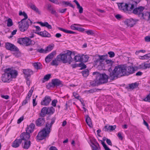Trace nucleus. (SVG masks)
<instances>
[{
	"label": "nucleus",
	"mask_w": 150,
	"mask_h": 150,
	"mask_svg": "<svg viewBox=\"0 0 150 150\" xmlns=\"http://www.w3.org/2000/svg\"><path fill=\"white\" fill-rule=\"evenodd\" d=\"M134 70V69L132 67H126L124 65H118L115 66L114 69L112 71L109 78L112 80H114L122 76L132 74Z\"/></svg>",
	"instance_id": "obj_1"
},
{
	"label": "nucleus",
	"mask_w": 150,
	"mask_h": 150,
	"mask_svg": "<svg viewBox=\"0 0 150 150\" xmlns=\"http://www.w3.org/2000/svg\"><path fill=\"white\" fill-rule=\"evenodd\" d=\"M56 118L54 117L51 119V121L50 123L47 122L46 123L45 127L40 131L37 136V140H42L45 139L48 135L51 132L52 126Z\"/></svg>",
	"instance_id": "obj_2"
},
{
	"label": "nucleus",
	"mask_w": 150,
	"mask_h": 150,
	"mask_svg": "<svg viewBox=\"0 0 150 150\" xmlns=\"http://www.w3.org/2000/svg\"><path fill=\"white\" fill-rule=\"evenodd\" d=\"M4 73L1 76L2 81L4 82H9L13 78H15L18 75V72L16 70L11 68H6L4 70Z\"/></svg>",
	"instance_id": "obj_3"
},
{
	"label": "nucleus",
	"mask_w": 150,
	"mask_h": 150,
	"mask_svg": "<svg viewBox=\"0 0 150 150\" xmlns=\"http://www.w3.org/2000/svg\"><path fill=\"white\" fill-rule=\"evenodd\" d=\"M74 55V54H73L72 52L69 50H68L66 53L65 54H60L57 56V59L59 61H61L64 64L68 63L70 64L73 61V59L71 56Z\"/></svg>",
	"instance_id": "obj_4"
},
{
	"label": "nucleus",
	"mask_w": 150,
	"mask_h": 150,
	"mask_svg": "<svg viewBox=\"0 0 150 150\" xmlns=\"http://www.w3.org/2000/svg\"><path fill=\"white\" fill-rule=\"evenodd\" d=\"M112 72H110L109 76L106 75L105 74H100L98 72H93V75H96L97 79L100 85L107 83L108 79H110L112 80H113L109 78L110 74Z\"/></svg>",
	"instance_id": "obj_5"
},
{
	"label": "nucleus",
	"mask_w": 150,
	"mask_h": 150,
	"mask_svg": "<svg viewBox=\"0 0 150 150\" xmlns=\"http://www.w3.org/2000/svg\"><path fill=\"white\" fill-rule=\"evenodd\" d=\"M32 23V22L29 19L25 21H22V22L21 20L20 22H18V23H19V28L21 31L25 32L28 29L30 23L31 24Z\"/></svg>",
	"instance_id": "obj_6"
},
{
	"label": "nucleus",
	"mask_w": 150,
	"mask_h": 150,
	"mask_svg": "<svg viewBox=\"0 0 150 150\" xmlns=\"http://www.w3.org/2000/svg\"><path fill=\"white\" fill-rule=\"evenodd\" d=\"M17 42L20 45H25L26 46L34 45L35 44L34 41L31 40L30 38L26 37L18 38Z\"/></svg>",
	"instance_id": "obj_7"
},
{
	"label": "nucleus",
	"mask_w": 150,
	"mask_h": 150,
	"mask_svg": "<svg viewBox=\"0 0 150 150\" xmlns=\"http://www.w3.org/2000/svg\"><path fill=\"white\" fill-rule=\"evenodd\" d=\"M62 81L58 79H54L52 80L51 83H49L47 86V87L50 88L51 87H54L56 86H62Z\"/></svg>",
	"instance_id": "obj_8"
},
{
	"label": "nucleus",
	"mask_w": 150,
	"mask_h": 150,
	"mask_svg": "<svg viewBox=\"0 0 150 150\" xmlns=\"http://www.w3.org/2000/svg\"><path fill=\"white\" fill-rule=\"evenodd\" d=\"M5 47L8 50L11 51L18 52L19 49L13 44L9 42H7L5 44Z\"/></svg>",
	"instance_id": "obj_9"
},
{
	"label": "nucleus",
	"mask_w": 150,
	"mask_h": 150,
	"mask_svg": "<svg viewBox=\"0 0 150 150\" xmlns=\"http://www.w3.org/2000/svg\"><path fill=\"white\" fill-rule=\"evenodd\" d=\"M127 5L126 7V11H132L134 8L135 7H137V3L136 2H134L132 4L131 3H126Z\"/></svg>",
	"instance_id": "obj_10"
},
{
	"label": "nucleus",
	"mask_w": 150,
	"mask_h": 150,
	"mask_svg": "<svg viewBox=\"0 0 150 150\" xmlns=\"http://www.w3.org/2000/svg\"><path fill=\"white\" fill-rule=\"evenodd\" d=\"M144 9V8L142 6H140L138 7H136L134 8L132 13L134 14L138 15L139 17H140L141 14L142 13V12Z\"/></svg>",
	"instance_id": "obj_11"
},
{
	"label": "nucleus",
	"mask_w": 150,
	"mask_h": 150,
	"mask_svg": "<svg viewBox=\"0 0 150 150\" xmlns=\"http://www.w3.org/2000/svg\"><path fill=\"white\" fill-rule=\"evenodd\" d=\"M98 58L94 59V62L96 63L98 62L100 63L103 62L108 57V55L107 54L103 55H98Z\"/></svg>",
	"instance_id": "obj_12"
},
{
	"label": "nucleus",
	"mask_w": 150,
	"mask_h": 150,
	"mask_svg": "<svg viewBox=\"0 0 150 150\" xmlns=\"http://www.w3.org/2000/svg\"><path fill=\"white\" fill-rule=\"evenodd\" d=\"M21 138L20 139L22 141L23 140L24 141L28 140L30 137V133L28 132H23L22 133L20 136Z\"/></svg>",
	"instance_id": "obj_13"
},
{
	"label": "nucleus",
	"mask_w": 150,
	"mask_h": 150,
	"mask_svg": "<svg viewBox=\"0 0 150 150\" xmlns=\"http://www.w3.org/2000/svg\"><path fill=\"white\" fill-rule=\"evenodd\" d=\"M56 54V51H54L49 54L45 58V61L46 63L50 62L53 58L54 56Z\"/></svg>",
	"instance_id": "obj_14"
},
{
	"label": "nucleus",
	"mask_w": 150,
	"mask_h": 150,
	"mask_svg": "<svg viewBox=\"0 0 150 150\" xmlns=\"http://www.w3.org/2000/svg\"><path fill=\"white\" fill-rule=\"evenodd\" d=\"M51 100L50 97L49 96H46L44 98V99L41 101V104L44 105H48Z\"/></svg>",
	"instance_id": "obj_15"
},
{
	"label": "nucleus",
	"mask_w": 150,
	"mask_h": 150,
	"mask_svg": "<svg viewBox=\"0 0 150 150\" xmlns=\"http://www.w3.org/2000/svg\"><path fill=\"white\" fill-rule=\"evenodd\" d=\"M140 17L146 21H150V11L144 12L141 14Z\"/></svg>",
	"instance_id": "obj_16"
},
{
	"label": "nucleus",
	"mask_w": 150,
	"mask_h": 150,
	"mask_svg": "<svg viewBox=\"0 0 150 150\" xmlns=\"http://www.w3.org/2000/svg\"><path fill=\"white\" fill-rule=\"evenodd\" d=\"M124 23L125 25L130 27H133L136 23L133 19H127L124 22Z\"/></svg>",
	"instance_id": "obj_17"
},
{
	"label": "nucleus",
	"mask_w": 150,
	"mask_h": 150,
	"mask_svg": "<svg viewBox=\"0 0 150 150\" xmlns=\"http://www.w3.org/2000/svg\"><path fill=\"white\" fill-rule=\"evenodd\" d=\"M22 142L21 139H17L13 142L12 146L15 148H17L19 146Z\"/></svg>",
	"instance_id": "obj_18"
},
{
	"label": "nucleus",
	"mask_w": 150,
	"mask_h": 150,
	"mask_svg": "<svg viewBox=\"0 0 150 150\" xmlns=\"http://www.w3.org/2000/svg\"><path fill=\"white\" fill-rule=\"evenodd\" d=\"M45 122L44 118L40 117L35 122L36 125L38 126H41Z\"/></svg>",
	"instance_id": "obj_19"
},
{
	"label": "nucleus",
	"mask_w": 150,
	"mask_h": 150,
	"mask_svg": "<svg viewBox=\"0 0 150 150\" xmlns=\"http://www.w3.org/2000/svg\"><path fill=\"white\" fill-rule=\"evenodd\" d=\"M23 72L25 76L27 78L30 76L31 75L33 74V71L30 69H23Z\"/></svg>",
	"instance_id": "obj_20"
},
{
	"label": "nucleus",
	"mask_w": 150,
	"mask_h": 150,
	"mask_svg": "<svg viewBox=\"0 0 150 150\" xmlns=\"http://www.w3.org/2000/svg\"><path fill=\"white\" fill-rule=\"evenodd\" d=\"M35 127V124L31 123L26 128V132H28L31 133L33 132Z\"/></svg>",
	"instance_id": "obj_21"
},
{
	"label": "nucleus",
	"mask_w": 150,
	"mask_h": 150,
	"mask_svg": "<svg viewBox=\"0 0 150 150\" xmlns=\"http://www.w3.org/2000/svg\"><path fill=\"white\" fill-rule=\"evenodd\" d=\"M126 3H119L118 4V6L119 9L121 10H122L124 11H126Z\"/></svg>",
	"instance_id": "obj_22"
},
{
	"label": "nucleus",
	"mask_w": 150,
	"mask_h": 150,
	"mask_svg": "<svg viewBox=\"0 0 150 150\" xmlns=\"http://www.w3.org/2000/svg\"><path fill=\"white\" fill-rule=\"evenodd\" d=\"M116 128V125H109V126H108L107 125H106L104 127L105 131V132L108 131V130H110V131H113Z\"/></svg>",
	"instance_id": "obj_23"
},
{
	"label": "nucleus",
	"mask_w": 150,
	"mask_h": 150,
	"mask_svg": "<svg viewBox=\"0 0 150 150\" xmlns=\"http://www.w3.org/2000/svg\"><path fill=\"white\" fill-rule=\"evenodd\" d=\"M138 86V84L135 82V83L130 84L129 85V86L126 87L128 89H134V88H137Z\"/></svg>",
	"instance_id": "obj_24"
},
{
	"label": "nucleus",
	"mask_w": 150,
	"mask_h": 150,
	"mask_svg": "<svg viewBox=\"0 0 150 150\" xmlns=\"http://www.w3.org/2000/svg\"><path fill=\"white\" fill-rule=\"evenodd\" d=\"M83 58L82 57V56H81L79 54H78L77 55L74 56V60L76 62H82L83 61Z\"/></svg>",
	"instance_id": "obj_25"
},
{
	"label": "nucleus",
	"mask_w": 150,
	"mask_h": 150,
	"mask_svg": "<svg viewBox=\"0 0 150 150\" xmlns=\"http://www.w3.org/2000/svg\"><path fill=\"white\" fill-rule=\"evenodd\" d=\"M38 23L40 24L42 26H45L48 29H51L52 27L51 25L49 24L47 22H45L44 23L41 22H38Z\"/></svg>",
	"instance_id": "obj_26"
},
{
	"label": "nucleus",
	"mask_w": 150,
	"mask_h": 150,
	"mask_svg": "<svg viewBox=\"0 0 150 150\" xmlns=\"http://www.w3.org/2000/svg\"><path fill=\"white\" fill-rule=\"evenodd\" d=\"M40 36L45 37H50L51 36L50 34L45 30L42 32H41Z\"/></svg>",
	"instance_id": "obj_27"
},
{
	"label": "nucleus",
	"mask_w": 150,
	"mask_h": 150,
	"mask_svg": "<svg viewBox=\"0 0 150 150\" xmlns=\"http://www.w3.org/2000/svg\"><path fill=\"white\" fill-rule=\"evenodd\" d=\"M31 144V142L30 141H25L23 147L25 149H28L30 146Z\"/></svg>",
	"instance_id": "obj_28"
},
{
	"label": "nucleus",
	"mask_w": 150,
	"mask_h": 150,
	"mask_svg": "<svg viewBox=\"0 0 150 150\" xmlns=\"http://www.w3.org/2000/svg\"><path fill=\"white\" fill-rule=\"evenodd\" d=\"M33 65L34 68L38 70L42 68V64L40 62H35L33 64Z\"/></svg>",
	"instance_id": "obj_29"
},
{
	"label": "nucleus",
	"mask_w": 150,
	"mask_h": 150,
	"mask_svg": "<svg viewBox=\"0 0 150 150\" xmlns=\"http://www.w3.org/2000/svg\"><path fill=\"white\" fill-rule=\"evenodd\" d=\"M19 15L20 16H23L24 17V18L21 20V22H22V21H25L28 18V16L27 14L24 11L22 12L21 11H20L19 13Z\"/></svg>",
	"instance_id": "obj_30"
},
{
	"label": "nucleus",
	"mask_w": 150,
	"mask_h": 150,
	"mask_svg": "<svg viewBox=\"0 0 150 150\" xmlns=\"http://www.w3.org/2000/svg\"><path fill=\"white\" fill-rule=\"evenodd\" d=\"M86 121L88 125L90 127H91L92 125L91 119L88 115L86 116Z\"/></svg>",
	"instance_id": "obj_31"
},
{
	"label": "nucleus",
	"mask_w": 150,
	"mask_h": 150,
	"mask_svg": "<svg viewBox=\"0 0 150 150\" xmlns=\"http://www.w3.org/2000/svg\"><path fill=\"white\" fill-rule=\"evenodd\" d=\"M30 8L33 10L35 11L36 13H38L39 14H40L41 13L39 11V9L34 4H32L30 6Z\"/></svg>",
	"instance_id": "obj_32"
},
{
	"label": "nucleus",
	"mask_w": 150,
	"mask_h": 150,
	"mask_svg": "<svg viewBox=\"0 0 150 150\" xmlns=\"http://www.w3.org/2000/svg\"><path fill=\"white\" fill-rule=\"evenodd\" d=\"M91 85L94 86L100 85L98 80L97 79L96 76V79L94 81H91Z\"/></svg>",
	"instance_id": "obj_33"
},
{
	"label": "nucleus",
	"mask_w": 150,
	"mask_h": 150,
	"mask_svg": "<svg viewBox=\"0 0 150 150\" xmlns=\"http://www.w3.org/2000/svg\"><path fill=\"white\" fill-rule=\"evenodd\" d=\"M54 48V45H49L45 48V53H46L51 51Z\"/></svg>",
	"instance_id": "obj_34"
},
{
	"label": "nucleus",
	"mask_w": 150,
	"mask_h": 150,
	"mask_svg": "<svg viewBox=\"0 0 150 150\" xmlns=\"http://www.w3.org/2000/svg\"><path fill=\"white\" fill-rule=\"evenodd\" d=\"M139 59L142 60L146 59L147 60L150 58V53L147 54H146L143 56H140Z\"/></svg>",
	"instance_id": "obj_35"
},
{
	"label": "nucleus",
	"mask_w": 150,
	"mask_h": 150,
	"mask_svg": "<svg viewBox=\"0 0 150 150\" xmlns=\"http://www.w3.org/2000/svg\"><path fill=\"white\" fill-rule=\"evenodd\" d=\"M83 77H86L89 75V71L88 69H86L81 71Z\"/></svg>",
	"instance_id": "obj_36"
},
{
	"label": "nucleus",
	"mask_w": 150,
	"mask_h": 150,
	"mask_svg": "<svg viewBox=\"0 0 150 150\" xmlns=\"http://www.w3.org/2000/svg\"><path fill=\"white\" fill-rule=\"evenodd\" d=\"M92 144L94 145V146H93V149H96V150H98V149H100V147L99 144L97 142H96L95 144H94L93 143H92Z\"/></svg>",
	"instance_id": "obj_37"
},
{
	"label": "nucleus",
	"mask_w": 150,
	"mask_h": 150,
	"mask_svg": "<svg viewBox=\"0 0 150 150\" xmlns=\"http://www.w3.org/2000/svg\"><path fill=\"white\" fill-rule=\"evenodd\" d=\"M58 61H59L57 60V57L56 59L53 60L52 62L51 63V64L53 66H57L58 65Z\"/></svg>",
	"instance_id": "obj_38"
},
{
	"label": "nucleus",
	"mask_w": 150,
	"mask_h": 150,
	"mask_svg": "<svg viewBox=\"0 0 150 150\" xmlns=\"http://www.w3.org/2000/svg\"><path fill=\"white\" fill-rule=\"evenodd\" d=\"M58 28L59 30L62 31H63L65 33H70V34H71V30H66L62 28L59 27H58Z\"/></svg>",
	"instance_id": "obj_39"
},
{
	"label": "nucleus",
	"mask_w": 150,
	"mask_h": 150,
	"mask_svg": "<svg viewBox=\"0 0 150 150\" xmlns=\"http://www.w3.org/2000/svg\"><path fill=\"white\" fill-rule=\"evenodd\" d=\"M13 25V23L12 19L9 18L7 20V26L8 27H11Z\"/></svg>",
	"instance_id": "obj_40"
},
{
	"label": "nucleus",
	"mask_w": 150,
	"mask_h": 150,
	"mask_svg": "<svg viewBox=\"0 0 150 150\" xmlns=\"http://www.w3.org/2000/svg\"><path fill=\"white\" fill-rule=\"evenodd\" d=\"M101 144L103 146V147L104 148L105 150H110V149H109L105 143V142L103 141L102 140H101Z\"/></svg>",
	"instance_id": "obj_41"
},
{
	"label": "nucleus",
	"mask_w": 150,
	"mask_h": 150,
	"mask_svg": "<svg viewBox=\"0 0 150 150\" xmlns=\"http://www.w3.org/2000/svg\"><path fill=\"white\" fill-rule=\"evenodd\" d=\"M105 62L107 64L110 66H111L114 63V62L111 59H106Z\"/></svg>",
	"instance_id": "obj_42"
},
{
	"label": "nucleus",
	"mask_w": 150,
	"mask_h": 150,
	"mask_svg": "<svg viewBox=\"0 0 150 150\" xmlns=\"http://www.w3.org/2000/svg\"><path fill=\"white\" fill-rule=\"evenodd\" d=\"M48 112H54L55 110L52 107H50L47 108Z\"/></svg>",
	"instance_id": "obj_43"
},
{
	"label": "nucleus",
	"mask_w": 150,
	"mask_h": 150,
	"mask_svg": "<svg viewBox=\"0 0 150 150\" xmlns=\"http://www.w3.org/2000/svg\"><path fill=\"white\" fill-rule=\"evenodd\" d=\"M142 65L144 66V69H146L147 68H150V63L147 64L144 62L142 64Z\"/></svg>",
	"instance_id": "obj_44"
},
{
	"label": "nucleus",
	"mask_w": 150,
	"mask_h": 150,
	"mask_svg": "<svg viewBox=\"0 0 150 150\" xmlns=\"http://www.w3.org/2000/svg\"><path fill=\"white\" fill-rule=\"evenodd\" d=\"M51 77V74H49L45 75L43 78V79L45 81H48Z\"/></svg>",
	"instance_id": "obj_45"
},
{
	"label": "nucleus",
	"mask_w": 150,
	"mask_h": 150,
	"mask_svg": "<svg viewBox=\"0 0 150 150\" xmlns=\"http://www.w3.org/2000/svg\"><path fill=\"white\" fill-rule=\"evenodd\" d=\"M82 57L83 58V61H82V62H86L88 61V60L89 57H88L86 55H83L82 56Z\"/></svg>",
	"instance_id": "obj_46"
},
{
	"label": "nucleus",
	"mask_w": 150,
	"mask_h": 150,
	"mask_svg": "<svg viewBox=\"0 0 150 150\" xmlns=\"http://www.w3.org/2000/svg\"><path fill=\"white\" fill-rule=\"evenodd\" d=\"M108 54H109V57L112 58L115 56V54L114 52L110 51L108 52Z\"/></svg>",
	"instance_id": "obj_47"
},
{
	"label": "nucleus",
	"mask_w": 150,
	"mask_h": 150,
	"mask_svg": "<svg viewBox=\"0 0 150 150\" xmlns=\"http://www.w3.org/2000/svg\"><path fill=\"white\" fill-rule=\"evenodd\" d=\"M74 25H80L79 24H74V25H72L71 26V28L72 30H77L78 27L75 26Z\"/></svg>",
	"instance_id": "obj_48"
},
{
	"label": "nucleus",
	"mask_w": 150,
	"mask_h": 150,
	"mask_svg": "<svg viewBox=\"0 0 150 150\" xmlns=\"http://www.w3.org/2000/svg\"><path fill=\"white\" fill-rule=\"evenodd\" d=\"M63 109L64 110H68V112H70L68 110L69 109V110L70 109L69 106H68L67 103V102L65 104V105L63 107Z\"/></svg>",
	"instance_id": "obj_49"
},
{
	"label": "nucleus",
	"mask_w": 150,
	"mask_h": 150,
	"mask_svg": "<svg viewBox=\"0 0 150 150\" xmlns=\"http://www.w3.org/2000/svg\"><path fill=\"white\" fill-rule=\"evenodd\" d=\"M80 67H81V69H84L86 68V66L85 64L83 63H80L79 64Z\"/></svg>",
	"instance_id": "obj_50"
},
{
	"label": "nucleus",
	"mask_w": 150,
	"mask_h": 150,
	"mask_svg": "<svg viewBox=\"0 0 150 150\" xmlns=\"http://www.w3.org/2000/svg\"><path fill=\"white\" fill-rule=\"evenodd\" d=\"M86 33L88 35H93L94 34V32L91 30H89L86 31Z\"/></svg>",
	"instance_id": "obj_51"
},
{
	"label": "nucleus",
	"mask_w": 150,
	"mask_h": 150,
	"mask_svg": "<svg viewBox=\"0 0 150 150\" xmlns=\"http://www.w3.org/2000/svg\"><path fill=\"white\" fill-rule=\"evenodd\" d=\"M48 112L47 110V108L46 107L43 108L41 111V112Z\"/></svg>",
	"instance_id": "obj_52"
},
{
	"label": "nucleus",
	"mask_w": 150,
	"mask_h": 150,
	"mask_svg": "<svg viewBox=\"0 0 150 150\" xmlns=\"http://www.w3.org/2000/svg\"><path fill=\"white\" fill-rule=\"evenodd\" d=\"M144 100L150 102V93L144 98Z\"/></svg>",
	"instance_id": "obj_53"
},
{
	"label": "nucleus",
	"mask_w": 150,
	"mask_h": 150,
	"mask_svg": "<svg viewBox=\"0 0 150 150\" xmlns=\"http://www.w3.org/2000/svg\"><path fill=\"white\" fill-rule=\"evenodd\" d=\"M57 102V100L54 99L52 101L51 104L54 107H55Z\"/></svg>",
	"instance_id": "obj_54"
},
{
	"label": "nucleus",
	"mask_w": 150,
	"mask_h": 150,
	"mask_svg": "<svg viewBox=\"0 0 150 150\" xmlns=\"http://www.w3.org/2000/svg\"><path fill=\"white\" fill-rule=\"evenodd\" d=\"M32 93L33 92H31V91H29L27 96L26 97H27V99H30V98L31 96Z\"/></svg>",
	"instance_id": "obj_55"
},
{
	"label": "nucleus",
	"mask_w": 150,
	"mask_h": 150,
	"mask_svg": "<svg viewBox=\"0 0 150 150\" xmlns=\"http://www.w3.org/2000/svg\"><path fill=\"white\" fill-rule=\"evenodd\" d=\"M37 51L40 53H45V49L44 50L42 48H41L40 49H37Z\"/></svg>",
	"instance_id": "obj_56"
},
{
	"label": "nucleus",
	"mask_w": 150,
	"mask_h": 150,
	"mask_svg": "<svg viewBox=\"0 0 150 150\" xmlns=\"http://www.w3.org/2000/svg\"><path fill=\"white\" fill-rule=\"evenodd\" d=\"M73 95L78 100L79 99V96L77 93L76 92H74L73 93Z\"/></svg>",
	"instance_id": "obj_57"
},
{
	"label": "nucleus",
	"mask_w": 150,
	"mask_h": 150,
	"mask_svg": "<svg viewBox=\"0 0 150 150\" xmlns=\"http://www.w3.org/2000/svg\"><path fill=\"white\" fill-rule=\"evenodd\" d=\"M49 113H40L39 116L40 117H41L44 118L45 116H46V115Z\"/></svg>",
	"instance_id": "obj_58"
},
{
	"label": "nucleus",
	"mask_w": 150,
	"mask_h": 150,
	"mask_svg": "<svg viewBox=\"0 0 150 150\" xmlns=\"http://www.w3.org/2000/svg\"><path fill=\"white\" fill-rule=\"evenodd\" d=\"M65 4H66L68 6H70L73 8H74V6L71 3L68 1H66Z\"/></svg>",
	"instance_id": "obj_59"
},
{
	"label": "nucleus",
	"mask_w": 150,
	"mask_h": 150,
	"mask_svg": "<svg viewBox=\"0 0 150 150\" xmlns=\"http://www.w3.org/2000/svg\"><path fill=\"white\" fill-rule=\"evenodd\" d=\"M23 120V116H22L20 117L17 121V123L20 124Z\"/></svg>",
	"instance_id": "obj_60"
},
{
	"label": "nucleus",
	"mask_w": 150,
	"mask_h": 150,
	"mask_svg": "<svg viewBox=\"0 0 150 150\" xmlns=\"http://www.w3.org/2000/svg\"><path fill=\"white\" fill-rule=\"evenodd\" d=\"M145 52H146V51L145 50H140L139 51H136L135 52V54H138L140 52H142V53H145Z\"/></svg>",
	"instance_id": "obj_61"
},
{
	"label": "nucleus",
	"mask_w": 150,
	"mask_h": 150,
	"mask_svg": "<svg viewBox=\"0 0 150 150\" xmlns=\"http://www.w3.org/2000/svg\"><path fill=\"white\" fill-rule=\"evenodd\" d=\"M145 41L146 42H150V36H148L145 37Z\"/></svg>",
	"instance_id": "obj_62"
},
{
	"label": "nucleus",
	"mask_w": 150,
	"mask_h": 150,
	"mask_svg": "<svg viewBox=\"0 0 150 150\" xmlns=\"http://www.w3.org/2000/svg\"><path fill=\"white\" fill-rule=\"evenodd\" d=\"M47 9L50 11L52 9H53V8L52 7L51 5L50 4H47Z\"/></svg>",
	"instance_id": "obj_63"
},
{
	"label": "nucleus",
	"mask_w": 150,
	"mask_h": 150,
	"mask_svg": "<svg viewBox=\"0 0 150 150\" xmlns=\"http://www.w3.org/2000/svg\"><path fill=\"white\" fill-rule=\"evenodd\" d=\"M106 142L108 144L111 146L112 145V143L111 142L110 139H107Z\"/></svg>",
	"instance_id": "obj_64"
}]
</instances>
